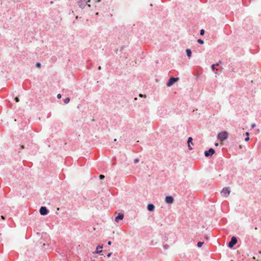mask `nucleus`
I'll return each instance as SVG.
<instances>
[{
  "label": "nucleus",
  "mask_w": 261,
  "mask_h": 261,
  "mask_svg": "<svg viewBox=\"0 0 261 261\" xmlns=\"http://www.w3.org/2000/svg\"><path fill=\"white\" fill-rule=\"evenodd\" d=\"M228 137V133L226 131H223L219 133L217 135V139L221 141L226 140Z\"/></svg>",
  "instance_id": "1"
},
{
  "label": "nucleus",
  "mask_w": 261,
  "mask_h": 261,
  "mask_svg": "<svg viewBox=\"0 0 261 261\" xmlns=\"http://www.w3.org/2000/svg\"><path fill=\"white\" fill-rule=\"evenodd\" d=\"M179 77H170L167 82L166 83V86L168 87H170L173 85L176 82L179 80Z\"/></svg>",
  "instance_id": "2"
},
{
  "label": "nucleus",
  "mask_w": 261,
  "mask_h": 261,
  "mask_svg": "<svg viewBox=\"0 0 261 261\" xmlns=\"http://www.w3.org/2000/svg\"><path fill=\"white\" fill-rule=\"evenodd\" d=\"M90 1V0H80L77 2V5L82 9H83L86 6H87L88 7H90V5L88 4Z\"/></svg>",
  "instance_id": "3"
},
{
  "label": "nucleus",
  "mask_w": 261,
  "mask_h": 261,
  "mask_svg": "<svg viewBox=\"0 0 261 261\" xmlns=\"http://www.w3.org/2000/svg\"><path fill=\"white\" fill-rule=\"evenodd\" d=\"M238 239L236 236H233L231 238L230 242L228 243L227 246L229 248H232L237 243Z\"/></svg>",
  "instance_id": "4"
},
{
  "label": "nucleus",
  "mask_w": 261,
  "mask_h": 261,
  "mask_svg": "<svg viewBox=\"0 0 261 261\" xmlns=\"http://www.w3.org/2000/svg\"><path fill=\"white\" fill-rule=\"evenodd\" d=\"M215 153V150L213 148H209L204 152L205 157H211Z\"/></svg>",
  "instance_id": "5"
},
{
  "label": "nucleus",
  "mask_w": 261,
  "mask_h": 261,
  "mask_svg": "<svg viewBox=\"0 0 261 261\" xmlns=\"http://www.w3.org/2000/svg\"><path fill=\"white\" fill-rule=\"evenodd\" d=\"M39 212L41 215L46 216L49 213V211L46 206H42L40 208Z\"/></svg>",
  "instance_id": "6"
},
{
  "label": "nucleus",
  "mask_w": 261,
  "mask_h": 261,
  "mask_svg": "<svg viewBox=\"0 0 261 261\" xmlns=\"http://www.w3.org/2000/svg\"><path fill=\"white\" fill-rule=\"evenodd\" d=\"M103 248V245H98L96 248V250L93 253L94 254H98L100 255H102V254H101L102 252V250H101Z\"/></svg>",
  "instance_id": "7"
},
{
  "label": "nucleus",
  "mask_w": 261,
  "mask_h": 261,
  "mask_svg": "<svg viewBox=\"0 0 261 261\" xmlns=\"http://www.w3.org/2000/svg\"><path fill=\"white\" fill-rule=\"evenodd\" d=\"M165 201L167 204H172L174 202V198L171 195L166 196L165 198Z\"/></svg>",
  "instance_id": "8"
},
{
  "label": "nucleus",
  "mask_w": 261,
  "mask_h": 261,
  "mask_svg": "<svg viewBox=\"0 0 261 261\" xmlns=\"http://www.w3.org/2000/svg\"><path fill=\"white\" fill-rule=\"evenodd\" d=\"M124 218V214L123 213H119L117 216L115 218V221L116 222H119L120 220H121Z\"/></svg>",
  "instance_id": "9"
},
{
  "label": "nucleus",
  "mask_w": 261,
  "mask_h": 261,
  "mask_svg": "<svg viewBox=\"0 0 261 261\" xmlns=\"http://www.w3.org/2000/svg\"><path fill=\"white\" fill-rule=\"evenodd\" d=\"M154 209H155V206L153 204L150 203L148 204V205L147 206V210L149 212H153V211H154Z\"/></svg>",
  "instance_id": "10"
},
{
  "label": "nucleus",
  "mask_w": 261,
  "mask_h": 261,
  "mask_svg": "<svg viewBox=\"0 0 261 261\" xmlns=\"http://www.w3.org/2000/svg\"><path fill=\"white\" fill-rule=\"evenodd\" d=\"M222 193H223L224 194H228L229 195L230 193V190L229 187H224L223 188L222 191Z\"/></svg>",
  "instance_id": "11"
},
{
  "label": "nucleus",
  "mask_w": 261,
  "mask_h": 261,
  "mask_svg": "<svg viewBox=\"0 0 261 261\" xmlns=\"http://www.w3.org/2000/svg\"><path fill=\"white\" fill-rule=\"evenodd\" d=\"M222 64V62L219 60V62L216 64H213L211 65V69L213 71L216 70V67L219 66L220 64Z\"/></svg>",
  "instance_id": "12"
},
{
  "label": "nucleus",
  "mask_w": 261,
  "mask_h": 261,
  "mask_svg": "<svg viewBox=\"0 0 261 261\" xmlns=\"http://www.w3.org/2000/svg\"><path fill=\"white\" fill-rule=\"evenodd\" d=\"M186 53L187 57L190 59L191 57L192 54L191 50L189 48H187L186 50Z\"/></svg>",
  "instance_id": "13"
},
{
  "label": "nucleus",
  "mask_w": 261,
  "mask_h": 261,
  "mask_svg": "<svg viewBox=\"0 0 261 261\" xmlns=\"http://www.w3.org/2000/svg\"><path fill=\"white\" fill-rule=\"evenodd\" d=\"M187 143H188V145H189V144H192V145H193V138L191 137H190L188 138V141H187Z\"/></svg>",
  "instance_id": "14"
},
{
  "label": "nucleus",
  "mask_w": 261,
  "mask_h": 261,
  "mask_svg": "<svg viewBox=\"0 0 261 261\" xmlns=\"http://www.w3.org/2000/svg\"><path fill=\"white\" fill-rule=\"evenodd\" d=\"M63 100L65 104H67L69 102V101L70 100V97H67L63 99Z\"/></svg>",
  "instance_id": "15"
},
{
  "label": "nucleus",
  "mask_w": 261,
  "mask_h": 261,
  "mask_svg": "<svg viewBox=\"0 0 261 261\" xmlns=\"http://www.w3.org/2000/svg\"><path fill=\"white\" fill-rule=\"evenodd\" d=\"M204 244V242L199 241L197 243V246L198 248H201Z\"/></svg>",
  "instance_id": "16"
},
{
  "label": "nucleus",
  "mask_w": 261,
  "mask_h": 261,
  "mask_svg": "<svg viewBox=\"0 0 261 261\" xmlns=\"http://www.w3.org/2000/svg\"><path fill=\"white\" fill-rule=\"evenodd\" d=\"M197 42H198L199 44H201V45H202V44H204V40H202V39H198L197 40Z\"/></svg>",
  "instance_id": "17"
},
{
  "label": "nucleus",
  "mask_w": 261,
  "mask_h": 261,
  "mask_svg": "<svg viewBox=\"0 0 261 261\" xmlns=\"http://www.w3.org/2000/svg\"><path fill=\"white\" fill-rule=\"evenodd\" d=\"M199 34L201 36H203L205 34V30L204 29H201Z\"/></svg>",
  "instance_id": "18"
},
{
  "label": "nucleus",
  "mask_w": 261,
  "mask_h": 261,
  "mask_svg": "<svg viewBox=\"0 0 261 261\" xmlns=\"http://www.w3.org/2000/svg\"><path fill=\"white\" fill-rule=\"evenodd\" d=\"M36 67L38 68H40L41 66V64L40 62H37L35 65Z\"/></svg>",
  "instance_id": "19"
},
{
  "label": "nucleus",
  "mask_w": 261,
  "mask_h": 261,
  "mask_svg": "<svg viewBox=\"0 0 261 261\" xmlns=\"http://www.w3.org/2000/svg\"><path fill=\"white\" fill-rule=\"evenodd\" d=\"M169 247V246L168 244H164L163 245V248L164 249L166 250V249H168Z\"/></svg>",
  "instance_id": "20"
},
{
  "label": "nucleus",
  "mask_w": 261,
  "mask_h": 261,
  "mask_svg": "<svg viewBox=\"0 0 261 261\" xmlns=\"http://www.w3.org/2000/svg\"><path fill=\"white\" fill-rule=\"evenodd\" d=\"M99 177L100 178V179L102 180V179H103L105 177V175H102V174H100L99 176Z\"/></svg>",
  "instance_id": "21"
},
{
  "label": "nucleus",
  "mask_w": 261,
  "mask_h": 261,
  "mask_svg": "<svg viewBox=\"0 0 261 261\" xmlns=\"http://www.w3.org/2000/svg\"><path fill=\"white\" fill-rule=\"evenodd\" d=\"M168 237L166 236H165L163 237V240L164 241H166V242L168 241Z\"/></svg>",
  "instance_id": "22"
},
{
  "label": "nucleus",
  "mask_w": 261,
  "mask_h": 261,
  "mask_svg": "<svg viewBox=\"0 0 261 261\" xmlns=\"http://www.w3.org/2000/svg\"><path fill=\"white\" fill-rule=\"evenodd\" d=\"M139 162V160L138 158H136L134 160V163H137Z\"/></svg>",
  "instance_id": "23"
},
{
  "label": "nucleus",
  "mask_w": 261,
  "mask_h": 261,
  "mask_svg": "<svg viewBox=\"0 0 261 261\" xmlns=\"http://www.w3.org/2000/svg\"><path fill=\"white\" fill-rule=\"evenodd\" d=\"M79 18V19H82V17H79L77 16H76L75 17V20H74L73 23H75V21H76V20H77Z\"/></svg>",
  "instance_id": "24"
},
{
  "label": "nucleus",
  "mask_w": 261,
  "mask_h": 261,
  "mask_svg": "<svg viewBox=\"0 0 261 261\" xmlns=\"http://www.w3.org/2000/svg\"><path fill=\"white\" fill-rule=\"evenodd\" d=\"M15 102H18L19 101V99L18 97H16L14 99Z\"/></svg>",
  "instance_id": "25"
},
{
  "label": "nucleus",
  "mask_w": 261,
  "mask_h": 261,
  "mask_svg": "<svg viewBox=\"0 0 261 261\" xmlns=\"http://www.w3.org/2000/svg\"><path fill=\"white\" fill-rule=\"evenodd\" d=\"M62 97V95L61 94H58L57 96L58 99H60Z\"/></svg>",
  "instance_id": "26"
},
{
  "label": "nucleus",
  "mask_w": 261,
  "mask_h": 261,
  "mask_svg": "<svg viewBox=\"0 0 261 261\" xmlns=\"http://www.w3.org/2000/svg\"><path fill=\"white\" fill-rule=\"evenodd\" d=\"M125 47V46H124V45H123V46H122L121 47V48H120V51H121V52H122V51L123 50V49H124V48Z\"/></svg>",
  "instance_id": "27"
},
{
  "label": "nucleus",
  "mask_w": 261,
  "mask_h": 261,
  "mask_svg": "<svg viewBox=\"0 0 261 261\" xmlns=\"http://www.w3.org/2000/svg\"><path fill=\"white\" fill-rule=\"evenodd\" d=\"M139 96L141 97H146V95H143L142 94H139Z\"/></svg>",
  "instance_id": "28"
},
{
  "label": "nucleus",
  "mask_w": 261,
  "mask_h": 261,
  "mask_svg": "<svg viewBox=\"0 0 261 261\" xmlns=\"http://www.w3.org/2000/svg\"><path fill=\"white\" fill-rule=\"evenodd\" d=\"M249 140H250V138L248 136L246 137L245 138V141H248Z\"/></svg>",
  "instance_id": "29"
},
{
  "label": "nucleus",
  "mask_w": 261,
  "mask_h": 261,
  "mask_svg": "<svg viewBox=\"0 0 261 261\" xmlns=\"http://www.w3.org/2000/svg\"><path fill=\"white\" fill-rule=\"evenodd\" d=\"M112 254V252H109V253H108L107 254V256L108 257H110L111 256Z\"/></svg>",
  "instance_id": "30"
},
{
  "label": "nucleus",
  "mask_w": 261,
  "mask_h": 261,
  "mask_svg": "<svg viewBox=\"0 0 261 261\" xmlns=\"http://www.w3.org/2000/svg\"><path fill=\"white\" fill-rule=\"evenodd\" d=\"M188 148H189V150H192V149H193V148H192V147H191V145H190V144L188 145Z\"/></svg>",
  "instance_id": "31"
},
{
  "label": "nucleus",
  "mask_w": 261,
  "mask_h": 261,
  "mask_svg": "<svg viewBox=\"0 0 261 261\" xmlns=\"http://www.w3.org/2000/svg\"><path fill=\"white\" fill-rule=\"evenodd\" d=\"M112 242L111 241H109L108 242H107V244L109 245H111L112 244Z\"/></svg>",
  "instance_id": "32"
},
{
  "label": "nucleus",
  "mask_w": 261,
  "mask_h": 261,
  "mask_svg": "<svg viewBox=\"0 0 261 261\" xmlns=\"http://www.w3.org/2000/svg\"><path fill=\"white\" fill-rule=\"evenodd\" d=\"M245 135H246V136H247H247H249V133L248 132H246V133H245Z\"/></svg>",
  "instance_id": "33"
},
{
  "label": "nucleus",
  "mask_w": 261,
  "mask_h": 261,
  "mask_svg": "<svg viewBox=\"0 0 261 261\" xmlns=\"http://www.w3.org/2000/svg\"><path fill=\"white\" fill-rule=\"evenodd\" d=\"M255 126V124H252L251 125V127H252V128H254Z\"/></svg>",
  "instance_id": "34"
},
{
  "label": "nucleus",
  "mask_w": 261,
  "mask_h": 261,
  "mask_svg": "<svg viewBox=\"0 0 261 261\" xmlns=\"http://www.w3.org/2000/svg\"><path fill=\"white\" fill-rule=\"evenodd\" d=\"M95 15H96V16H98L99 15V13H98V12H96V13H95Z\"/></svg>",
  "instance_id": "35"
},
{
  "label": "nucleus",
  "mask_w": 261,
  "mask_h": 261,
  "mask_svg": "<svg viewBox=\"0 0 261 261\" xmlns=\"http://www.w3.org/2000/svg\"><path fill=\"white\" fill-rule=\"evenodd\" d=\"M218 145H219V143H215V146H218Z\"/></svg>",
  "instance_id": "36"
},
{
  "label": "nucleus",
  "mask_w": 261,
  "mask_h": 261,
  "mask_svg": "<svg viewBox=\"0 0 261 261\" xmlns=\"http://www.w3.org/2000/svg\"><path fill=\"white\" fill-rule=\"evenodd\" d=\"M71 14H73V15H75V14H74V12L73 11H72L71 12Z\"/></svg>",
  "instance_id": "37"
},
{
  "label": "nucleus",
  "mask_w": 261,
  "mask_h": 261,
  "mask_svg": "<svg viewBox=\"0 0 261 261\" xmlns=\"http://www.w3.org/2000/svg\"><path fill=\"white\" fill-rule=\"evenodd\" d=\"M231 71H232V72H234V68H232V69L231 70Z\"/></svg>",
  "instance_id": "38"
},
{
  "label": "nucleus",
  "mask_w": 261,
  "mask_h": 261,
  "mask_svg": "<svg viewBox=\"0 0 261 261\" xmlns=\"http://www.w3.org/2000/svg\"><path fill=\"white\" fill-rule=\"evenodd\" d=\"M1 217H2V218L3 219H5V217H4V216H1Z\"/></svg>",
  "instance_id": "39"
},
{
  "label": "nucleus",
  "mask_w": 261,
  "mask_h": 261,
  "mask_svg": "<svg viewBox=\"0 0 261 261\" xmlns=\"http://www.w3.org/2000/svg\"><path fill=\"white\" fill-rule=\"evenodd\" d=\"M98 69H99V70H100V69H101V67H100V66H99V67H98Z\"/></svg>",
  "instance_id": "40"
},
{
  "label": "nucleus",
  "mask_w": 261,
  "mask_h": 261,
  "mask_svg": "<svg viewBox=\"0 0 261 261\" xmlns=\"http://www.w3.org/2000/svg\"><path fill=\"white\" fill-rule=\"evenodd\" d=\"M97 2H99L101 1V0H97Z\"/></svg>",
  "instance_id": "41"
},
{
  "label": "nucleus",
  "mask_w": 261,
  "mask_h": 261,
  "mask_svg": "<svg viewBox=\"0 0 261 261\" xmlns=\"http://www.w3.org/2000/svg\"><path fill=\"white\" fill-rule=\"evenodd\" d=\"M53 1H51L50 2V4H53Z\"/></svg>",
  "instance_id": "42"
}]
</instances>
